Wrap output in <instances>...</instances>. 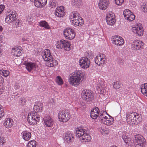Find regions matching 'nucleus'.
I'll return each instance as SVG.
<instances>
[{
	"label": "nucleus",
	"instance_id": "obj_1",
	"mask_svg": "<svg viewBox=\"0 0 147 147\" xmlns=\"http://www.w3.org/2000/svg\"><path fill=\"white\" fill-rule=\"evenodd\" d=\"M83 75L81 71H76L72 73L69 76L70 84L74 86H77L80 84L81 78Z\"/></svg>",
	"mask_w": 147,
	"mask_h": 147
},
{
	"label": "nucleus",
	"instance_id": "obj_2",
	"mask_svg": "<svg viewBox=\"0 0 147 147\" xmlns=\"http://www.w3.org/2000/svg\"><path fill=\"white\" fill-rule=\"evenodd\" d=\"M69 18L71 23L74 26L81 27L84 23L82 18L80 17V14L77 11L71 12Z\"/></svg>",
	"mask_w": 147,
	"mask_h": 147
},
{
	"label": "nucleus",
	"instance_id": "obj_3",
	"mask_svg": "<svg viewBox=\"0 0 147 147\" xmlns=\"http://www.w3.org/2000/svg\"><path fill=\"white\" fill-rule=\"evenodd\" d=\"M43 59L45 61H47L50 63L49 64L51 67L55 66L57 65L58 63L57 61L53 58L50 53V50L49 49H46L42 53Z\"/></svg>",
	"mask_w": 147,
	"mask_h": 147
},
{
	"label": "nucleus",
	"instance_id": "obj_4",
	"mask_svg": "<svg viewBox=\"0 0 147 147\" xmlns=\"http://www.w3.org/2000/svg\"><path fill=\"white\" fill-rule=\"evenodd\" d=\"M40 117L39 114L36 112H34L32 114L29 113L27 117V121L29 124L34 125L38 122L40 119Z\"/></svg>",
	"mask_w": 147,
	"mask_h": 147
},
{
	"label": "nucleus",
	"instance_id": "obj_5",
	"mask_svg": "<svg viewBox=\"0 0 147 147\" xmlns=\"http://www.w3.org/2000/svg\"><path fill=\"white\" fill-rule=\"evenodd\" d=\"M56 45L57 48L59 49L63 48L67 51H69L70 49V43L69 42L66 40H61L56 43Z\"/></svg>",
	"mask_w": 147,
	"mask_h": 147
},
{
	"label": "nucleus",
	"instance_id": "obj_6",
	"mask_svg": "<svg viewBox=\"0 0 147 147\" xmlns=\"http://www.w3.org/2000/svg\"><path fill=\"white\" fill-rule=\"evenodd\" d=\"M81 96L82 98L88 102L92 101L94 98V96L91 91L88 90H83Z\"/></svg>",
	"mask_w": 147,
	"mask_h": 147
},
{
	"label": "nucleus",
	"instance_id": "obj_7",
	"mask_svg": "<svg viewBox=\"0 0 147 147\" xmlns=\"http://www.w3.org/2000/svg\"><path fill=\"white\" fill-rule=\"evenodd\" d=\"M58 118L61 121L66 122L70 119L69 113L65 111H61L58 113Z\"/></svg>",
	"mask_w": 147,
	"mask_h": 147
},
{
	"label": "nucleus",
	"instance_id": "obj_8",
	"mask_svg": "<svg viewBox=\"0 0 147 147\" xmlns=\"http://www.w3.org/2000/svg\"><path fill=\"white\" fill-rule=\"evenodd\" d=\"M65 37L69 40H72L75 36V33L74 30L70 28H67L63 31Z\"/></svg>",
	"mask_w": 147,
	"mask_h": 147
},
{
	"label": "nucleus",
	"instance_id": "obj_9",
	"mask_svg": "<svg viewBox=\"0 0 147 147\" xmlns=\"http://www.w3.org/2000/svg\"><path fill=\"white\" fill-rule=\"evenodd\" d=\"M8 13L9 14L7 16L5 20L6 23H10L16 20L17 13L14 10H11Z\"/></svg>",
	"mask_w": 147,
	"mask_h": 147
},
{
	"label": "nucleus",
	"instance_id": "obj_10",
	"mask_svg": "<svg viewBox=\"0 0 147 147\" xmlns=\"http://www.w3.org/2000/svg\"><path fill=\"white\" fill-rule=\"evenodd\" d=\"M144 139L143 136L140 135H136L134 141L135 142V147H143L144 142Z\"/></svg>",
	"mask_w": 147,
	"mask_h": 147
},
{
	"label": "nucleus",
	"instance_id": "obj_11",
	"mask_svg": "<svg viewBox=\"0 0 147 147\" xmlns=\"http://www.w3.org/2000/svg\"><path fill=\"white\" fill-rule=\"evenodd\" d=\"M79 65L83 68H87L90 65V59L86 57H82L79 61Z\"/></svg>",
	"mask_w": 147,
	"mask_h": 147
},
{
	"label": "nucleus",
	"instance_id": "obj_12",
	"mask_svg": "<svg viewBox=\"0 0 147 147\" xmlns=\"http://www.w3.org/2000/svg\"><path fill=\"white\" fill-rule=\"evenodd\" d=\"M106 20L107 24L110 25H113L115 22V15L112 12H108L106 15Z\"/></svg>",
	"mask_w": 147,
	"mask_h": 147
},
{
	"label": "nucleus",
	"instance_id": "obj_13",
	"mask_svg": "<svg viewBox=\"0 0 147 147\" xmlns=\"http://www.w3.org/2000/svg\"><path fill=\"white\" fill-rule=\"evenodd\" d=\"M112 40L114 44L119 46L123 45L124 42V40L121 37L117 36H114Z\"/></svg>",
	"mask_w": 147,
	"mask_h": 147
},
{
	"label": "nucleus",
	"instance_id": "obj_14",
	"mask_svg": "<svg viewBox=\"0 0 147 147\" xmlns=\"http://www.w3.org/2000/svg\"><path fill=\"white\" fill-rule=\"evenodd\" d=\"M45 125L47 127H51L53 126L54 124L53 119L49 115H46L43 118Z\"/></svg>",
	"mask_w": 147,
	"mask_h": 147
},
{
	"label": "nucleus",
	"instance_id": "obj_15",
	"mask_svg": "<svg viewBox=\"0 0 147 147\" xmlns=\"http://www.w3.org/2000/svg\"><path fill=\"white\" fill-rule=\"evenodd\" d=\"M144 43L140 41L136 40L132 44L131 47L133 50H138L142 47L144 45Z\"/></svg>",
	"mask_w": 147,
	"mask_h": 147
},
{
	"label": "nucleus",
	"instance_id": "obj_16",
	"mask_svg": "<svg viewBox=\"0 0 147 147\" xmlns=\"http://www.w3.org/2000/svg\"><path fill=\"white\" fill-rule=\"evenodd\" d=\"M109 4V0H100L98 6L100 9L105 10L108 7Z\"/></svg>",
	"mask_w": 147,
	"mask_h": 147
},
{
	"label": "nucleus",
	"instance_id": "obj_17",
	"mask_svg": "<svg viewBox=\"0 0 147 147\" xmlns=\"http://www.w3.org/2000/svg\"><path fill=\"white\" fill-rule=\"evenodd\" d=\"M132 31L139 36L142 35L143 34V30L141 26H136L133 27Z\"/></svg>",
	"mask_w": 147,
	"mask_h": 147
},
{
	"label": "nucleus",
	"instance_id": "obj_18",
	"mask_svg": "<svg viewBox=\"0 0 147 147\" xmlns=\"http://www.w3.org/2000/svg\"><path fill=\"white\" fill-rule=\"evenodd\" d=\"M99 110L98 108L95 107L91 110L90 113V117L93 119H96L99 115Z\"/></svg>",
	"mask_w": 147,
	"mask_h": 147
},
{
	"label": "nucleus",
	"instance_id": "obj_19",
	"mask_svg": "<svg viewBox=\"0 0 147 147\" xmlns=\"http://www.w3.org/2000/svg\"><path fill=\"white\" fill-rule=\"evenodd\" d=\"M103 80H100V82H99L98 83L97 86L98 88V90L99 93L102 94H104V93L106 91L105 89L106 87L105 84L104 83Z\"/></svg>",
	"mask_w": 147,
	"mask_h": 147
},
{
	"label": "nucleus",
	"instance_id": "obj_20",
	"mask_svg": "<svg viewBox=\"0 0 147 147\" xmlns=\"http://www.w3.org/2000/svg\"><path fill=\"white\" fill-rule=\"evenodd\" d=\"M25 65L27 70L31 72L32 70L36 67V65L35 63L31 62H27L25 63Z\"/></svg>",
	"mask_w": 147,
	"mask_h": 147
},
{
	"label": "nucleus",
	"instance_id": "obj_21",
	"mask_svg": "<svg viewBox=\"0 0 147 147\" xmlns=\"http://www.w3.org/2000/svg\"><path fill=\"white\" fill-rule=\"evenodd\" d=\"M43 110V104L41 102L35 103L34 107V110L35 112L38 113V112H41Z\"/></svg>",
	"mask_w": 147,
	"mask_h": 147
},
{
	"label": "nucleus",
	"instance_id": "obj_22",
	"mask_svg": "<svg viewBox=\"0 0 147 147\" xmlns=\"http://www.w3.org/2000/svg\"><path fill=\"white\" fill-rule=\"evenodd\" d=\"M86 131H87L81 127L77 128L76 131V136L77 137L82 138V136L85 134Z\"/></svg>",
	"mask_w": 147,
	"mask_h": 147
},
{
	"label": "nucleus",
	"instance_id": "obj_23",
	"mask_svg": "<svg viewBox=\"0 0 147 147\" xmlns=\"http://www.w3.org/2000/svg\"><path fill=\"white\" fill-rule=\"evenodd\" d=\"M31 2H34L36 7H39L40 5H45L47 3V0H30Z\"/></svg>",
	"mask_w": 147,
	"mask_h": 147
},
{
	"label": "nucleus",
	"instance_id": "obj_24",
	"mask_svg": "<svg viewBox=\"0 0 147 147\" xmlns=\"http://www.w3.org/2000/svg\"><path fill=\"white\" fill-rule=\"evenodd\" d=\"M22 51H21L19 47L12 48L11 53L14 56H19L21 55Z\"/></svg>",
	"mask_w": 147,
	"mask_h": 147
},
{
	"label": "nucleus",
	"instance_id": "obj_25",
	"mask_svg": "<svg viewBox=\"0 0 147 147\" xmlns=\"http://www.w3.org/2000/svg\"><path fill=\"white\" fill-rule=\"evenodd\" d=\"M14 122L13 120L10 118H8L6 120L3 124L5 127L9 128L11 127L13 125Z\"/></svg>",
	"mask_w": 147,
	"mask_h": 147
},
{
	"label": "nucleus",
	"instance_id": "obj_26",
	"mask_svg": "<svg viewBox=\"0 0 147 147\" xmlns=\"http://www.w3.org/2000/svg\"><path fill=\"white\" fill-rule=\"evenodd\" d=\"M89 131H85V134L81 138L83 142H88L90 140L91 138L90 135L89 134Z\"/></svg>",
	"mask_w": 147,
	"mask_h": 147
},
{
	"label": "nucleus",
	"instance_id": "obj_27",
	"mask_svg": "<svg viewBox=\"0 0 147 147\" xmlns=\"http://www.w3.org/2000/svg\"><path fill=\"white\" fill-rule=\"evenodd\" d=\"M63 136L66 138L65 139L67 142L72 141L74 137L72 134L69 132L63 134Z\"/></svg>",
	"mask_w": 147,
	"mask_h": 147
},
{
	"label": "nucleus",
	"instance_id": "obj_28",
	"mask_svg": "<svg viewBox=\"0 0 147 147\" xmlns=\"http://www.w3.org/2000/svg\"><path fill=\"white\" fill-rule=\"evenodd\" d=\"M22 133L23 134L22 137L25 140L28 141L30 139L31 134L30 132L25 131H23Z\"/></svg>",
	"mask_w": 147,
	"mask_h": 147
},
{
	"label": "nucleus",
	"instance_id": "obj_29",
	"mask_svg": "<svg viewBox=\"0 0 147 147\" xmlns=\"http://www.w3.org/2000/svg\"><path fill=\"white\" fill-rule=\"evenodd\" d=\"M140 88L142 93L147 96V83L142 85L141 86Z\"/></svg>",
	"mask_w": 147,
	"mask_h": 147
},
{
	"label": "nucleus",
	"instance_id": "obj_30",
	"mask_svg": "<svg viewBox=\"0 0 147 147\" xmlns=\"http://www.w3.org/2000/svg\"><path fill=\"white\" fill-rule=\"evenodd\" d=\"M137 115V113L135 112H133L132 113H129L126 114V117L128 119L129 121H131L133 124V120L134 117L136 115Z\"/></svg>",
	"mask_w": 147,
	"mask_h": 147
},
{
	"label": "nucleus",
	"instance_id": "obj_31",
	"mask_svg": "<svg viewBox=\"0 0 147 147\" xmlns=\"http://www.w3.org/2000/svg\"><path fill=\"white\" fill-rule=\"evenodd\" d=\"M71 4L75 7H79L82 6V1L81 0H71Z\"/></svg>",
	"mask_w": 147,
	"mask_h": 147
},
{
	"label": "nucleus",
	"instance_id": "obj_32",
	"mask_svg": "<svg viewBox=\"0 0 147 147\" xmlns=\"http://www.w3.org/2000/svg\"><path fill=\"white\" fill-rule=\"evenodd\" d=\"M113 119L112 118L108 119L107 117L105 120L104 119L103 120L102 119L101 121V123L107 125H111L113 123Z\"/></svg>",
	"mask_w": 147,
	"mask_h": 147
},
{
	"label": "nucleus",
	"instance_id": "obj_33",
	"mask_svg": "<svg viewBox=\"0 0 147 147\" xmlns=\"http://www.w3.org/2000/svg\"><path fill=\"white\" fill-rule=\"evenodd\" d=\"M38 25L41 27H44L46 29H49L50 27L48 23L45 21H42L38 22Z\"/></svg>",
	"mask_w": 147,
	"mask_h": 147
},
{
	"label": "nucleus",
	"instance_id": "obj_34",
	"mask_svg": "<svg viewBox=\"0 0 147 147\" xmlns=\"http://www.w3.org/2000/svg\"><path fill=\"white\" fill-rule=\"evenodd\" d=\"M13 22V26L15 28H17L19 27L21 25V22L19 19H16L15 20L12 22Z\"/></svg>",
	"mask_w": 147,
	"mask_h": 147
},
{
	"label": "nucleus",
	"instance_id": "obj_35",
	"mask_svg": "<svg viewBox=\"0 0 147 147\" xmlns=\"http://www.w3.org/2000/svg\"><path fill=\"white\" fill-rule=\"evenodd\" d=\"M133 120V124L135 125L137 124L138 123L140 122V116L139 115H138L137 113V115H136V116H135V117Z\"/></svg>",
	"mask_w": 147,
	"mask_h": 147
},
{
	"label": "nucleus",
	"instance_id": "obj_36",
	"mask_svg": "<svg viewBox=\"0 0 147 147\" xmlns=\"http://www.w3.org/2000/svg\"><path fill=\"white\" fill-rule=\"evenodd\" d=\"M94 59L95 63L99 65H100V64L102 63V59L100 55H98L96 56Z\"/></svg>",
	"mask_w": 147,
	"mask_h": 147
},
{
	"label": "nucleus",
	"instance_id": "obj_37",
	"mask_svg": "<svg viewBox=\"0 0 147 147\" xmlns=\"http://www.w3.org/2000/svg\"><path fill=\"white\" fill-rule=\"evenodd\" d=\"M122 138L124 142L126 144L129 145L131 141V138H128L127 136L124 135L122 136Z\"/></svg>",
	"mask_w": 147,
	"mask_h": 147
},
{
	"label": "nucleus",
	"instance_id": "obj_38",
	"mask_svg": "<svg viewBox=\"0 0 147 147\" xmlns=\"http://www.w3.org/2000/svg\"><path fill=\"white\" fill-rule=\"evenodd\" d=\"M36 143L35 141H31L28 142L27 147H36Z\"/></svg>",
	"mask_w": 147,
	"mask_h": 147
},
{
	"label": "nucleus",
	"instance_id": "obj_39",
	"mask_svg": "<svg viewBox=\"0 0 147 147\" xmlns=\"http://www.w3.org/2000/svg\"><path fill=\"white\" fill-rule=\"evenodd\" d=\"M57 10L55 12V14L56 16L58 17H61L64 16V13L62 11H60L58 8L56 9Z\"/></svg>",
	"mask_w": 147,
	"mask_h": 147
},
{
	"label": "nucleus",
	"instance_id": "obj_40",
	"mask_svg": "<svg viewBox=\"0 0 147 147\" xmlns=\"http://www.w3.org/2000/svg\"><path fill=\"white\" fill-rule=\"evenodd\" d=\"M131 11L128 9H126L124 10L123 12L124 16L126 19L129 15L131 13Z\"/></svg>",
	"mask_w": 147,
	"mask_h": 147
},
{
	"label": "nucleus",
	"instance_id": "obj_41",
	"mask_svg": "<svg viewBox=\"0 0 147 147\" xmlns=\"http://www.w3.org/2000/svg\"><path fill=\"white\" fill-rule=\"evenodd\" d=\"M135 16L134 15L131 13L126 19L129 21H133L135 19Z\"/></svg>",
	"mask_w": 147,
	"mask_h": 147
},
{
	"label": "nucleus",
	"instance_id": "obj_42",
	"mask_svg": "<svg viewBox=\"0 0 147 147\" xmlns=\"http://www.w3.org/2000/svg\"><path fill=\"white\" fill-rule=\"evenodd\" d=\"M56 81L59 85H61L63 83V81L60 76H57L56 78Z\"/></svg>",
	"mask_w": 147,
	"mask_h": 147
},
{
	"label": "nucleus",
	"instance_id": "obj_43",
	"mask_svg": "<svg viewBox=\"0 0 147 147\" xmlns=\"http://www.w3.org/2000/svg\"><path fill=\"white\" fill-rule=\"evenodd\" d=\"M121 85L118 82H114L113 83V86L114 88L116 89H119Z\"/></svg>",
	"mask_w": 147,
	"mask_h": 147
},
{
	"label": "nucleus",
	"instance_id": "obj_44",
	"mask_svg": "<svg viewBox=\"0 0 147 147\" xmlns=\"http://www.w3.org/2000/svg\"><path fill=\"white\" fill-rule=\"evenodd\" d=\"M100 55V57L102 59V62L103 63H105V62L107 60V57L105 55L103 54H101L100 55Z\"/></svg>",
	"mask_w": 147,
	"mask_h": 147
},
{
	"label": "nucleus",
	"instance_id": "obj_45",
	"mask_svg": "<svg viewBox=\"0 0 147 147\" xmlns=\"http://www.w3.org/2000/svg\"><path fill=\"white\" fill-rule=\"evenodd\" d=\"M9 74V72L8 71L6 70H3L1 71V75H3V76L6 77L8 76Z\"/></svg>",
	"mask_w": 147,
	"mask_h": 147
},
{
	"label": "nucleus",
	"instance_id": "obj_46",
	"mask_svg": "<svg viewBox=\"0 0 147 147\" xmlns=\"http://www.w3.org/2000/svg\"><path fill=\"white\" fill-rule=\"evenodd\" d=\"M49 5L51 8H55L57 5V3L55 0L50 1L49 3Z\"/></svg>",
	"mask_w": 147,
	"mask_h": 147
},
{
	"label": "nucleus",
	"instance_id": "obj_47",
	"mask_svg": "<svg viewBox=\"0 0 147 147\" xmlns=\"http://www.w3.org/2000/svg\"><path fill=\"white\" fill-rule=\"evenodd\" d=\"M142 9L144 13L147 12V3H144L142 7Z\"/></svg>",
	"mask_w": 147,
	"mask_h": 147
},
{
	"label": "nucleus",
	"instance_id": "obj_48",
	"mask_svg": "<svg viewBox=\"0 0 147 147\" xmlns=\"http://www.w3.org/2000/svg\"><path fill=\"white\" fill-rule=\"evenodd\" d=\"M26 100L23 98H21L19 100V103L20 104L22 105H24L25 103Z\"/></svg>",
	"mask_w": 147,
	"mask_h": 147
},
{
	"label": "nucleus",
	"instance_id": "obj_49",
	"mask_svg": "<svg viewBox=\"0 0 147 147\" xmlns=\"http://www.w3.org/2000/svg\"><path fill=\"white\" fill-rule=\"evenodd\" d=\"M98 117H99V118L100 119V120L101 121L102 120H105L107 118L106 116H104V115L102 113H100Z\"/></svg>",
	"mask_w": 147,
	"mask_h": 147
},
{
	"label": "nucleus",
	"instance_id": "obj_50",
	"mask_svg": "<svg viewBox=\"0 0 147 147\" xmlns=\"http://www.w3.org/2000/svg\"><path fill=\"white\" fill-rule=\"evenodd\" d=\"M115 3L117 5H121L124 2V0H115Z\"/></svg>",
	"mask_w": 147,
	"mask_h": 147
},
{
	"label": "nucleus",
	"instance_id": "obj_51",
	"mask_svg": "<svg viewBox=\"0 0 147 147\" xmlns=\"http://www.w3.org/2000/svg\"><path fill=\"white\" fill-rule=\"evenodd\" d=\"M105 128H104L101 127L99 128V130L102 135H104Z\"/></svg>",
	"mask_w": 147,
	"mask_h": 147
},
{
	"label": "nucleus",
	"instance_id": "obj_52",
	"mask_svg": "<svg viewBox=\"0 0 147 147\" xmlns=\"http://www.w3.org/2000/svg\"><path fill=\"white\" fill-rule=\"evenodd\" d=\"M1 118L2 117L4 116L5 115V113H4V111L3 109V108H2L1 107Z\"/></svg>",
	"mask_w": 147,
	"mask_h": 147
},
{
	"label": "nucleus",
	"instance_id": "obj_53",
	"mask_svg": "<svg viewBox=\"0 0 147 147\" xmlns=\"http://www.w3.org/2000/svg\"><path fill=\"white\" fill-rule=\"evenodd\" d=\"M5 8V6L4 5H3L1 4V13L4 10V9Z\"/></svg>",
	"mask_w": 147,
	"mask_h": 147
},
{
	"label": "nucleus",
	"instance_id": "obj_54",
	"mask_svg": "<svg viewBox=\"0 0 147 147\" xmlns=\"http://www.w3.org/2000/svg\"><path fill=\"white\" fill-rule=\"evenodd\" d=\"M29 38H26L25 37H23L22 38V41L23 42H26L27 41L28 42L29 40H28Z\"/></svg>",
	"mask_w": 147,
	"mask_h": 147
},
{
	"label": "nucleus",
	"instance_id": "obj_55",
	"mask_svg": "<svg viewBox=\"0 0 147 147\" xmlns=\"http://www.w3.org/2000/svg\"><path fill=\"white\" fill-rule=\"evenodd\" d=\"M143 127L144 130L146 131H147V123L144 125Z\"/></svg>",
	"mask_w": 147,
	"mask_h": 147
},
{
	"label": "nucleus",
	"instance_id": "obj_56",
	"mask_svg": "<svg viewBox=\"0 0 147 147\" xmlns=\"http://www.w3.org/2000/svg\"><path fill=\"white\" fill-rule=\"evenodd\" d=\"M109 132V129L105 128V132H104L105 134H107Z\"/></svg>",
	"mask_w": 147,
	"mask_h": 147
},
{
	"label": "nucleus",
	"instance_id": "obj_57",
	"mask_svg": "<svg viewBox=\"0 0 147 147\" xmlns=\"http://www.w3.org/2000/svg\"><path fill=\"white\" fill-rule=\"evenodd\" d=\"M5 140L3 139V138H1V143L2 142V144L3 145V143L5 142Z\"/></svg>",
	"mask_w": 147,
	"mask_h": 147
},
{
	"label": "nucleus",
	"instance_id": "obj_58",
	"mask_svg": "<svg viewBox=\"0 0 147 147\" xmlns=\"http://www.w3.org/2000/svg\"><path fill=\"white\" fill-rule=\"evenodd\" d=\"M60 11H62V12L64 13V11L63 10V6H61L60 7L58 8Z\"/></svg>",
	"mask_w": 147,
	"mask_h": 147
},
{
	"label": "nucleus",
	"instance_id": "obj_59",
	"mask_svg": "<svg viewBox=\"0 0 147 147\" xmlns=\"http://www.w3.org/2000/svg\"><path fill=\"white\" fill-rule=\"evenodd\" d=\"M0 28H1V31H2V30H3V28L1 26Z\"/></svg>",
	"mask_w": 147,
	"mask_h": 147
},
{
	"label": "nucleus",
	"instance_id": "obj_60",
	"mask_svg": "<svg viewBox=\"0 0 147 147\" xmlns=\"http://www.w3.org/2000/svg\"><path fill=\"white\" fill-rule=\"evenodd\" d=\"M110 147H118L116 146H110Z\"/></svg>",
	"mask_w": 147,
	"mask_h": 147
},
{
	"label": "nucleus",
	"instance_id": "obj_61",
	"mask_svg": "<svg viewBox=\"0 0 147 147\" xmlns=\"http://www.w3.org/2000/svg\"><path fill=\"white\" fill-rule=\"evenodd\" d=\"M2 80H3V78H2V77H1V81H2Z\"/></svg>",
	"mask_w": 147,
	"mask_h": 147
},
{
	"label": "nucleus",
	"instance_id": "obj_62",
	"mask_svg": "<svg viewBox=\"0 0 147 147\" xmlns=\"http://www.w3.org/2000/svg\"><path fill=\"white\" fill-rule=\"evenodd\" d=\"M133 6L134 7V6L135 5V4H133Z\"/></svg>",
	"mask_w": 147,
	"mask_h": 147
},
{
	"label": "nucleus",
	"instance_id": "obj_63",
	"mask_svg": "<svg viewBox=\"0 0 147 147\" xmlns=\"http://www.w3.org/2000/svg\"><path fill=\"white\" fill-rule=\"evenodd\" d=\"M2 90H4V88H2Z\"/></svg>",
	"mask_w": 147,
	"mask_h": 147
},
{
	"label": "nucleus",
	"instance_id": "obj_64",
	"mask_svg": "<svg viewBox=\"0 0 147 147\" xmlns=\"http://www.w3.org/2000/svg\"><path fill=\"white\" fill-rule=\"evenodd\" d=\"M104 112H105V113H107V112L105 111H104Z\"/></svg>",
	"mask_w": 147,
	"mask_h": 147
}]
</instances>
